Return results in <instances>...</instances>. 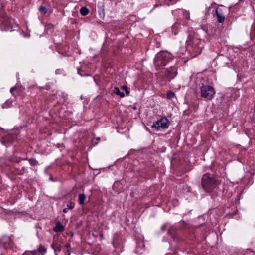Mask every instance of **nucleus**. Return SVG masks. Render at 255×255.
<instances>
[{
  "mask_svg": "<svg viewBox=\"0 0 255 255\" xmlns=\"http://www.w3.org/2000/svg\"><path fill=\"white\" fill-rule=\"evenodd\" d=\"M219 184L220 182L218 181L209 174H205L202 177V185L203 188L206 191L210 192Z\"/></svg>",
  "mask_w": 255,
  "mask_h": 255,
  "instance_id": "f257e3e1",
  "label": "nucleus"
},
{
  "mask_svg": "<svg viewBox=\"0 0 255 255\" xmlns=\"http://www.w3.org/2000/svg\"><path fill=\"white\" fill-rule=\"evenodd\" d=\"M200 93L202 98L207 100H211L214 98L216 92L212 86L205 85L200 87Z\"/></svg>",
  "mask_w": 255,
  "mask_h": 255,
  "instance_id": "f03ea898",
  "label": "nucleus"
},
{
  "mask_svg": "<svg viewBox=\"0 0 255 255\" xmlns=\"http://www.w3.org/2000/svg\"><path fill=\"white\" fill-rule=\"evenodd\" d=\"M170 60V57L168 53L160 52L156 55L154 62L156 65L160 67L166 65Z\"/></svg>",
  "mask_w": 255,
  "mask_h": 255,
  "instance_id": "7ed1b4c3",
  "label": "nucleus"
},
{
  "mask_svg": "<svg viewBox=\"0 0 255 255\" xmlns=\"http://www.w3.org/2000/svg\"><path fill=\"white\" fill-rule=\"evenodd\" d=\"M169 126V120L166 117H163L152 125V128L159 129L160 128H167Z\"/></svg>",
  "mask_w": 255,
  "mask_h": 255,
  "instance_id": "20e7f679",
  "label": "nucleus"
},
{
  "mask_svg": "<svg viewBox=\"0 0 255 255\" xmlns=\"http://www.w3.org/2000/svg\"><path fill=\"white\" fill-rule=\"evenodd\" d=\"M11 245V239L9 237H3L0 239V248L8 249Z\"/></svg>",
  "mask_w": 255,
  "mask_h": 255,
  "instance_id": "39448f33",
  "label": "nucleus"
},
{
  "mask_svg": "<svg viewBox=\"0 0 255 255\" xmlns=\"http://www.w3.org/2000/svg\"><path fill=\"white\" fill-rule=\"evenodd\" d=\"M177 74L176 69L175 68L171 67L167 70L166 76L169 81L174 78Z\"/></svg>",
  "mask_w": 255,
  "mask_h": 255,
  "instance_id": "423d86ee",
  "label": "nucleus"
},
{
  "mask_svg": "<svg viewBox=\"0 0 255 255\" xmlns=\"http://www.w3.org/2000/svg\"><path fill=\"white\" fill-rule=\"evenodd\" d=\"M64 230V227L60 222L56 223V226L53 228L55 232H62Z\"/></svg>",
  "mask_w": 255,
  "mask_h": 255,
  "instance_id": "0eeeda50",
  "label": "nucleus"
},
{
  "mask_svg": "<svg viewBox=\"0 0 255 255\" xmlns=\"http://www.w3.org/2000/svg\"><path fill=\"white\" fill-rule=\"evenodd\" d=\"M113 92L117 95H119L120 97L123 98L125 96V94L123 92H121L119 88L117 87H114Z\"/></svg>",
  "mask_w": 255,
  "mask_h": 255,
  "instance_id": "6e6552de",
  "label": "nucleus"
},
{
  "mask_svg": "<svg viewBox=\"0 0 255 255\" xmlns=\"http://www.w3.org/2000/svg\"><path fill=\"white\" fill-rule=\"evenodd\" d=\"M86 199V196L84 194H80L78 198V203L80 205H83Z\"/></svg>",
  "mask_w": 255,
  "mask_h": 255,
  "instance_id": "1a4fd4ad",
  "label": "nucleus"
},
{
  "mask_svg": "<svg viewBox=\"0 0 255 255\" xmlns=\"http://www.w3.org/2000/svg\"><path fill=\"white\" fill-rule=\"evenodd\" d=\"M216 13L218 17V21L219 22H222L224 21L225 17L223 16L222 13H220L218 11V9L216 10Z\"/></svg>",
  "mask_w": 255,
  "mask_h": 255,
  "instance_id": "9d476101",
  "label": "nucleus"
},
{
  "mask_svg": "<svg viewBox=\"0 0 255 255\" xmlns=\"http://www.w3.org/2000/svg\"><path fill=\"white\" fill-rule=\"evenodd\" d=\"M89 12V9L86 7H83L80 9V13L83 16L87 15Z\"/></svg>",
  "mask_w": 255,
  "mask_h": 255,
  "instance_id": "9b49d317",
  "label": "nucleus"
},
{
  "mask_svg": "<svg viewBox=\"0 0 255 255\" xmlns=\"http://www.w3.org/2000/svg\"><path fill=\"white\" fill-rule=\"evenodd\" d=\"M12 103V101L8 100L6 101L5 103L2 104V107L3 109L7 108L10 107V105Z\"/></svg>",
  "mask_w": 255,
  "mask_h": 255,
  "instance_id": "f8f14e48",
  "label": "nucleus"
},
{
  "mask_svg": "<svg viewBox=\"0 0 255 255\" xmlns=\"http://www.w3.org/2000/svg\"><path fill=\"white\" fill-rule=\"evenodd\" d=\"M51 247L55 251H60L61 250V246L56 244H52L51 245Z\"/></svg>",
  "mask_w": 255,
  "mask_h": 255,
  "instance_id": "ddd939ff",
  "label": "nucleus"
},
{
  "mask_svg": "<svg viewBox=\"0 0 255 255\" xmlns=\"http://www.w3.org/2000/svg\"><path fill=\"white\" fill-rule=\"evenodd\" d=\"M38 250V252L42 254V255H43L44 254H45L47 251L46 248H45L44 247H43L41 245L39 246Z\"/></svg>",
  "mask_w": 255,
  "mask_h": 255,
  "instance_id": "4468645a",
  "label": "nucleus"
},
{
  "mask_svg": "<svg viewBox=\"0 0 255 255\" xmlns=\"http://www.w3.org/2000/svg\"><path fill=\"white\" fill-rule=\"evenodd\" d=\"M29 163L32 166H36L38 164V161H36L35 159H30L29 160Z\"/></svg>",
  "mask_w": 255,
  "mask_h": 255,
  "instance_id": "2eb2a0df",
  "label": "nucleus"
},
{
  "mask_svg": "<svg viewBox=\"0 0 255 255\" xmlns=\"http://www.w3.org/2000/svg\"><path fill=\"white\" fill-rule=\"evenodd\" d=\"M39 10L43 14H45L47 12V9L42 5L39 6Z\"/></svg>",
  "mask_w": 255,
  "mask_h": 255,
  "instance_id": "dca6fc26",
  "label": "nucleus"
},
{
  "mask_svg": "<svg viewBox=\"0 0 255 255\" xmlns=\"http://www.w3.org/2000/svg\"><path fill=\"white\" fill-rule=\"evenodd\" d=\"M175 96V94L174 92L172 91H168L167 93V97L168 99H171L173 98Z\"/></svg>",
  "mask_w": 255,
  "mask_h": 255,
  "instance_id": "f3484780",
  "label": "nucleus"
},
{
  "mask_svg": "<svg viewBox=\"0 0 255 255\" xmlns=\"http://www.w3.org/2000/svg\"><path fill=\"white\" fill-rule=\"evenodd\" d=\"M123 90H124L126 92L127 95H128L129 94V90L128 89L127 87L126 86H123L121 87Z\"/></svg>",
  "mask_w": 255,
  "mask_h": 255,
  "instance_id": "a211bd4d",
  "label": "nucleus"
},
{
  "mask_svg": "<svg viewBox=\"0 0 255 255\" xmlns=\"http://www.w3.org/2000/svg\"><path fill=\"white\" fill-rule=\"evenodd\" d=\"M75 203L73 202H70L68 205H67V208L69 209H72L74 207Z\"/></svg>",
  "mask_w": 255,
  "mask_h": 255,
  "instance_id": "6ab92c4d",
  "label": "nucleus"
},
{
  "mask_svg": "<svg viewBox=\"0 0 255 255\" xmlns=\"http://www.w3.org/2000/svg\"><path fill=\"white\" fill-rule=\"evenodd\" d=\"M31 252L34 254V255H36L38 253V250H33L31 251Z\"/></svg>",
  "mask_w": 255,
  "mask_h": 255,
  "instance_id": "aec40b11",
  "label": "nucleus"
},
{
  "mask_svg": "<svg viewBox=\"0 0 255 255\" xmlns=\"http://www.w3.org/2000/svg\"><path fill=\"white\" fill-rule=\"evenodd\" d=\"M68 210H69V209L67 207L63 209V212L64 213H67Z\"/></svg>",
  "mask_w": 255,
  "mask_h": 255,
  "instance_id": "412c9836",
  "label": "nucleus"
},
{
  "mask_svg": "<svg viewBox=\"0 0 255 255\" xmlns=\"http://www.w3.org/2000/svg\"><path fill=\"white\" fill-rule=\"evenodd\" d=\"M178 25H179L178 22L175 23L173 26L172 28H175Z\"/></svg>",
  "mask_w": 255,
  "mask_h": 255,
  "instance_id": "4be33fe9",
  "label": "nucleus"
},
{
  "mask_svg": "<svg viewBox=\"0 0 255 255\" xmlns=\"http://www.w3.org/2000/svg\"><path fill=\"white\" fill-rule=\"evenodd\" d=\"M14 89H15V87H12V88L10 89V92H11V93H13V90H14Z\"/></svg>",
  "mask_w": 255,
  "mask_h": 255,
  "instance_id": "5701e85b",
  "label": "nucleus"
},
{
  "mask_svg": "<svg viewBox=\"0 0 255 255\" xmlns=\"http://www.w3.org/2000/svg\"><path fill=\"white\" fill-rule=\"evenodd\" d=\"M66 247L67 248H69V247H70V245L69 244H67L66 245Z\"/></svg>",
  "mask_w": 255,
  "mask_h": 255,
  "instance_id": "b1692460",
  "label": "nucleus"
}]
</instances>
